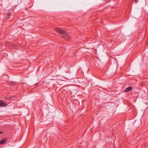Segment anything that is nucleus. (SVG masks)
Returning a JSON list of instances; mask_svg holds the SVG:
<instances>
[{
    "label": "nucleus",
    "instance_id": "f257e3e1",
    "mask_svg": "<svg viewBox=\"0 0 148 148\" xmlns=\"http://www.w3.org/2000/svg\"><path fill=\"white\" fill-rule=\"evenodd\" d=\"M54 29L57 32L60 34L62 37L66 40L69 41L70 40V36L65 31L58 27H55Z\"/></svg>",
    "mask_w": 148,
    "mask_h": 148
},
{
    "label": "nucleus",
    "instance_id": "f03ea898",
    "mask_svg": "<svg viewBox=\"0 0 148 148\" xmlns=\"http://www.w3.org/2000/svg\"><path fill=\"white\" fill-rule=\"evenodd\" d=\"M7 105V104L6 102H4L2 100L0 101V106L4 107Z\"/></svg>",
    "mask_w": 148,
    "mask_h": 148
},
{
    "label": "nucleus",
    "instance_id": "7ed1b4c3",
    "mask_svg": "<svg viewBox=\"0 0 148 148\" xmlns=\"http://www.w3.org/2000/svg\"><path fill=\"white\" fill-rule=\"evenodd\" d=\"M132 89V88L131 86H129L126 88L124 90L125 92H128L131 91Z\"/></svg>",
    "mask_w": 148,
    "mask_h": 148
},
{
    "label": "nucleus",
    "instance_id": "20e7f679",
    "mask_svg": "<svg viewBox=\"0 0 148 148\" xmlns=\"http://www.w3.org/2000/svg\"><path fill=\"white\" fill-rule=\"evenodd\" d=\"M13 97L10 96H9L7 95L5 97V98L6 99L10 100L12 99V98Z\"/></svg>",
    "mask_w": 148,
    "mask_h": 148
},
{
    "label": "nucleus",
    "instance_id": "39448f33",
    "mask_svg": "<svg viewBox=\"0 0 148 148\" xmlns=\"http://www.w3.org/2000/svg\"><path fill=\"white\" fill-rule=\"evenodd\" d=\"M7 139H3L0 141V144H4L5 142L6 141Z\"/></svg>",
    "mask_w": 148,
    "mask_h": 148
},
{
    "label": "nucleus",
    "instance_id": "423d86ee",
    "mask_svg": "<svg viewBox=\"0 0 148 148\" xmlns=\"http://www.w3.org/2000/svg\"><path fill=\"white\" fill-rule=\"evenodd\" d=\"M10 13H9L8 14L7 16L6 17V18L8 19L9 18L10 16Z\"/></svg>",
    "mask_w": 148,
    "mask_h": 148
},
{
    "label": "nucleus",
    "instance_id": "0eeeda50",
    "mask_svg": "<svg viewBox=\"0 0 148 148\" xmlns=\"http://www.w3.org/2000/svg\"><path fill=\"white\" fill-rule=\"evenodd\" d=\"M138 1V0H134V3H137Z\"/></svg>",
    "mask_w": 148,
    "mask_h": 148
},
{
    "label": "nucleus",
    "instance_id": "6e6552de",
    "mask_svg": "<svg viewBox=\"0 0 148 148\" xmlns=\"http://www.w3.org/2000/svg\"><path fill=\"white\" fill-rule=\"evenodd\" d=\"M3 133V132L2 131H0V134H2Z\"/></svg>",
    "mask_w": 148,
    "mask_h": 148
}]
</instances>
